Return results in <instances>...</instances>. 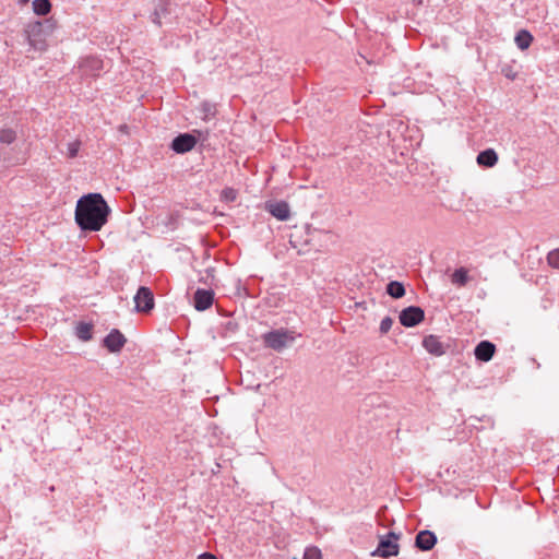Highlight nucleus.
Segmentation results:
<instances>
[{"label":"nucleus","mask_w":559,"mask_h":559,"mask_svg":"<svg viewBox=\"0 0 559 559\" xmlns=\"http://www.w3.org/2000/svg\"><path fill=\"white\" fill-rule=\"evenodd\" d=\"M424 319L425 311L418 306H408L399 316L400 323L405 328H414L423 322Z\"/></svg>","instance_id":"5"},{"label":"nucleus","mask_w":559,"mask_h":559,"mask_svg":"<svg viewBox=\"0 0 559 559\" xmlns=\"http://www.w3.org/2000/svg\"><path fill=\"white\" fill-rule=\"evenodd\" d=\"M20 4H26L29 0H17Z\"/></svg>","instance_id":"30"},{"label":"nucleus","mask_w":559,"mask_h":559,"mask_svg":"<svg viewBox=\"0 0 559 559\" xmlns=\"http://www.w3.org/2000/svg\"><path fill=\"white\" fill-rule=\"evenodd\" d=\"M133 299L138 312L146 313L154 308V295L146 286H140Z\"/></svg>","instance_id":"6"},{"label":"nucleus","mask_w":559,"mask_h":559,"mask_svg":"<svg viewBox=\"0 0 559 559\" xmlns=\"http://www.w3.org/2000/svg\"><path fill=\"white\" fill-rule=\"evenodd\" d=\"M15 139H16V132L13 129L8 128V129L0 130V142L1 143L11 144L15 141Z\"/></svg>","instance_id":"23"},{"label":"nucleus","mask_w":559,"mask_h":559,"mask_svg":"<svg viewBox=\"0 0 559 559\" xmlns=\"http://www.w3.org/2000/svg\"><path fill=\"white\" fill-rule=\"evenodd\" d=\"M79 150H80V142H78V141L70 142L68 144V156L70 158H74L78 155Z\"/></svg>","instance_id":"27"},{"label":"nucleus","mask_w":559,"mask_h":559,"mask_svg":"<svg viewBox=\"0 0 559 559\" xmlns=\"http://www.w3.org/2000/svg\"><path fill=\"white\" fill-rule=\"evenodd\" d=\"M198 559H217L215 555L211 552H202L199 555Z\"/></svg>","instance_id":"29"},{"label":"nucleus","mask_w":559,"mask_h":559,"mask_svg":"<svg viewBox=\"0 0 559 559\" xmlns=\"http://www.w3.org/2000/svg\"><path fill=\"white\" fill-rule=\"evenodd\" d=\"M32 5H33V11L36 15L45 16L51 10L50 0H34Z\"/></svg>","instance_id":"22"},{"label":"nucleus","mask_w":559,"mask_h":559,"mask_svg":"<svg viewBox=\"0 0 559 559\" xmlns=\"http://www.w3.org/2000/svg\"><path fill=\"white\" fill-rule=\"evenodd\" d=\"M469 277L465 267L456 269L451 275L452 284L463 287L467 284Z\"/></svg>","instance_id":"21"},{"label":"nucleus","mask_w":559,"mask_h":559,"mask_svg":"<svg viewBox=\"0 0 559 559\" xmlns=\"http://www.w3.org/2000/svg\"><path fill=\"white\" fill-rule=\"evenodd\" d=\"M424 348L431 355L442 356L445 354L447 346L440 341L437 335H427L423 340Z\"/></svg>","instance_id":"13"},{"label":"nucleus","mask_w":559,"mask_h":559,"mask_svg":"<svg viewBox=\"0 0 559 559\" xmlns=\"http://www.w3.org/2000/svg\"><path fill=\"white\" fill-rule=\"evenodd\" d=\"M392 324H393V319L389 316L384 317L380 322V326H379L380 333L386 334L391 330Z\"/></svg>","instance_id":"26"},{"label":"nucleus","mask_w":559,"mask_h":559,"mask_svg":"<svg viewBox=\"0 0 559 559\" xmlns=\"http://www.w3.org/2000/svg\"><path fill=\"white\" fill-rule=\"evenodd\" d=\"M514 41L519 49L525 50L531 46L533 36L528 31L521 29L516 33Z\"/></svg>","instance_id":"19"},{"label":"nucleus","mask_w":559,"mask_h":559,"mask_svg":"<svg viewBox=\"0 0 559 559\" xmlns=\"http://www.w3.org/2000/svg\"><path fill=\"white\" fill-rule=\"evenodd\" d=\"M262 340L266 347L281 352L287 346L288 342L294 341V337L289 335L287 330L277 329L264 333Z\"/></svg>","instance_id":"4"},{"label":"nucleus","mask_w":559,"mask_h":559,"mask_svg":"<svg viewBox=\"0 0 559 559\" xmlns=\"http://www.w3.org/2000/svg\"><path fill=\"white\" fill-rule=\"evenodd\" d=\"M103 60L95 56H87L80 60L79 71L84 76H97L103 70Z\"/></svg>","instance_id":"8"},{"label":"nucleus","mask_w":559,"mask_h":559,"mask_svg":"<svg viewBox=\"0 0 559 559\" xmlns=\"http://www.w3.org/2000/svg\"><path fill=\"white\" fill-rule=\"evenodd\" d=\"M386 294L394 299L402 298L405 295V287L401 282L391 281L386 285Z\"/></svg>","instance_id":"20"},{"label":"nucleus","mask_w":559,"mask_h":559,"mask_svg":"<svg viewBox=\"0 0 559 559\" xmlns=\"http://www.w3.org/2000/svg\"><path fill=\"white\" fill-rule=\"evenodd\" d=\"M198 139L192 133H180L174 138L170 148L177 154H185L194 148Z\"/></svg>","instance_id":"7"},{"label":"nucleus","mask_w":559,"mask_h":559,"mask_svg":"<svg viewBox=\"0 0 559 559\" xmlns=\"http://www.w3.org/2000/svg\"><path fill=\"white\" fill-rule=\"evenodd\" d=\"M547 262L551 267L559 269V248L547 254Z\"/></svg>","instance_id":"25"},{"label":"nucleus","mask_w":559,"mask_h":559,"mask_svg":"<svg viewBox=\"0 0 559 559\" xmlns=\"http://www.w3.org/2000/svg\"><path fill=\"white\" fill-rule=\"evenodd\" d=\"M92 330L93 324L87 322H80L75 326V336L83 342H88L93 337Z\"/></svg>","instance_id":"18"},{"label":"nucleus","mask_w":559,"mask_h":559,"mask_svg":"<svg viewBox=\"0 0 559 559\" xmlns=\"http://www.w3.org/2000/svg\"><path fill=\"white\" fill-rule=\"evenodd\" d=\"M55 25L50 19L36 21L26 25L25 36L28 45L36 51L47 48V37L53 32Z\"/></svg>","instance_id":"2"},{"label":"nucleus","mask_w":559,"mask_h":559,"mask_svg":"<svg viewBox=\"0 0 559 559\" xmlns=\"http://www.w3.org/2000/svg\"><path fill=\"white\" fill-rule=\"evenodd\" d=\"M223 193L226 200L234 201L236 199V192L234 189H225Z\"/></svg>","instance_id":"28"},{"label":"nucleus","mask_w":559,"mask_h":559,"mask_svg":"<svg viewBox=\"0 0 559 559\" xmlns=\"http://www.w3.org/2000/svg\"><path fill=\"white\" fill-rule=\"evenodd\" d=\"M199 112L201 114V119L209 122L216 116V105L209 100H204L200 104Z\"/></svg>","instance_id":"17"},{"label":"nucleus","mask_w":559,"mask_h":559,"mask_svg":"<svg viewBox=\"0 0 559 559\" xmlns=\"http://www.w3.org/2000/svg\"><path fill=\"white\" fill-rule=\"evenodd\" d=\"M476 160L479 166L490 168L497 164L498 154L493 148H486L478 153Z\"/></svg>","instance_id":"15"},{"label":"nucleus","mask_w":559,"mask_h":559,"mask_svg":"<svg viewBox=\"0 0 559 559\" xmlns=\"http://www.w3.org/2000/svg\"><path fill=\"white\" fill-rule=\"evenodd\" d=\"M401 538V533L388 532L380 536L378 547L371 552V556L389 558L397 556L400 546L397 540Z\"/></svg>","instance_id":"3"},{"label":"nucleus","mask_w":559,"mask_h":559,"mask_svg":"<svg viewBox=\"0 0 559 559\" xmlns=\"http://www.w3.org/2000/svg\"><path fill=\"white\" fill-rule=\"evenodd\" d=\"M265 210L278 221H287L290 216V207L286 201H269Z\"/></svg>","instance_id":"11"},{"label":"nucleus","mask_w":559,"mask_h":559,"mask_svg":"<svg viewBox=\"0 0 559 559\" xmlns=\"http://www.w3.org/2000/svg\"><path fill=\"white\" fill-rule=\"evenodd\" d=\"M170 14V11L168 9V4L167 3H164V2H160L155 9L154 11L151 13V21L156 24L157 26H162L163 24V19H167L168 15Z\"/></svg>","instance_id":"16"},{"label":"nucleus","mask_w":559,"mask_h":559,"mask_svg":"<svg viewBox=\"0 0 559 559\" xmlns=\"http://www.w3.org/2000/svg\"><path fill=\"white\" fill-rule=\"evenodd\" d=\"M214 301V292L212 289L198 288L193 295V305L198 311L207 310Z\"/></svg>","instance_id":"12"},{"label":"nucleus","mask_w":559,"mask_h":559,"mask_svg":"<svg viewBox=\"0 0 559 559\" xmlns=\"http://www.w3.org/2000/svg\"><path fill=\"white\" fill-rule=\"evenodd\" d=\"M126 343V336L118 329H112L103 340L104 347L110 353H119Z\"/></svg>","instance_id":"9"},{"label":"nucleus","mask_w":559,"mask_h":559,"mask_svg":"<svg viewBox=\"0 0 559 559\" xmlns=\"http://www.w3.org/2000/svg\"><path fill=\"white\" fill-rule=\"evenodd\" d=\"M302 559H322L321 550L318 547H307Z\"/></svg>","instance_id":"24"},{"label":"nucleus","mask_w":559,"mask_h":559,"mask_svg":"<svg viewBox=\"0 0 559 559\" xmlns=\"http://www.w3.org/2000/svg\"><path fill=\"white\" fill-rule=\"evenodd\" d=\"M437 542V535L429 530L419 531L415 536V547L420 551L431 550Z\"/></svg>","instance_id":"10"},{"label":"nucleus","mask_w":559,"mask_h":559,"mask_svg":"<svg viewBox=\"0 0 559 559\" xmlns=\"http://www.w3.org/2000/svg\"><path fill=\"white\" fill-rule=\"evenodd\" d=\"M110 212L100 193H88L78 200L74 219L82 231H98L107 223Z\"/></svg>","instance_id":"1"},{"label":"nucleus","mask_w":559,"mask_h":559,"mask_svg":"<svg viewBox=\"0 0 559 559\" xmlns=\"http://www.w3.org/2000/svg\"><path fill=\"white\" fill-rule=\"evenodd\" d=\"M495 352L496 346L493 343L489 341H481L476 345L474 355L477 360L487 362L493 357Z\"/></svg>","instance_id":"14"}]
</instances>
